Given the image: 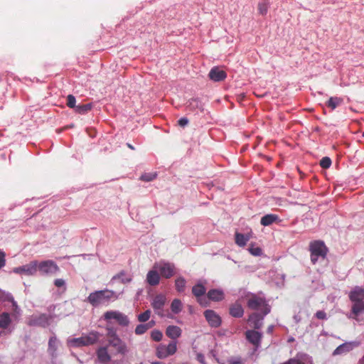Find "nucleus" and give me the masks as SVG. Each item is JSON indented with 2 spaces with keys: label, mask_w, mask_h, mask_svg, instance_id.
I'll use <instances>...</instances> for the list:
<instances>
[{
  "label": "nucleus",
  "mask_w": 364,
  "mask_h": 364,
  "mask_svg": "<svg viewBox=\"0 0 364 364\" xmlns=\"http://www.w3.org/2000/svg\"><path fill=\"white\" fill-rule=\"evenodd\" d=\"M154 269L159 270L160 275L166 279H169L175 275L176 270L174 264L166 262L154 264Z\"/></svg>",
  "instance_id": "obj_7"
},
{
  "label": "nucleus",
  "mask_w": 364,
  "mask_h": 364,
  "mask_svg": "<svg viewBox=\"0 0 364 364\" xmlns=\"http://www.w3.org/2000/svg\"><path fill=\"white\" fill-rule=\"evenodd\" d=\"M316 317L320 320H325L327 318L326 314L323 311H318L316 313Z\"/></svg>",
  "instance_id": "obj_45"
},
{
  "label": "nucleus",
  "mask_w": 364,
  "mask_h": 364,
  "mask_svg": "<svg viewBox=\"0 0 364 364\" xmlns=\"http://www.w3.org/2000/svg\"><path fill=\"white\" fill-rule=\"evenodd\" d=\"M167 352L166 349V346L164 344H160L156 348V356L159 359H164L167 358Z\"/></svg>",
  "instance_id": "obj_29"
},
{
  "label": "nucleus",
  "mask_w": 364,
  "mask_h": 364,
  "mask_svg": "<svg viewBox=\"0 0 364 364\" xmlns=\"http://www.w3.org/2000/svg\"><path fill=\"white\" fill-rule=\"evenodd\" d=\"M188 119L186 117H182L178 121V124L182 127H186L188 124Z\"/></svg>",
  "instance_id": "obj_46"
},
{
  "label": "nucleus",
  "mask_w": 364,
  "mask_h": 364,
  "mask_svg": "<svg viewBox=\"0 0 364 364\" xmlns=\"http://www.w3.org/2000/svg\"><path fill=\"white\" fill-rule=\"evenodd\" d=\"M229 313L232 317L241 318L244 314V309L240 304L236 302L230 306Z\"/></svg>",
  "instance_id": "obj_18"
},
{
  "label": "nucleus",
  "mask_w": 364,
  "mask_h": 364,
  "mask_svg": "<svg viewBox=\"0 0 364 364\" xmlns=\"http://www.w3.org/2000/svg\"><path fill=\"white\" fill-rule=\"evenodd\" d=\"M182 303L181 301L178 299H175L172 301L171 304V309L173 313L178 314L182 310Z\"/></svg>",
  "instance_id": "obj_30"
},
{
  "label": "nucleus",
  "mask_w": 364,
  "mask_h": 364,
  "mask_svg": "<svg viewBox=\"0 0 364 364\" xmlns=\"http://www.w3.org/2000/svg\"><path fill=\"white\" fill-rule=\"evenodd\" d=\"M268 11L267 4L262 2L258 4V11L262 15H265Z\"/></svg>",
  "instance_id": "obj_42"
},
{
  "label": "nucleus",
  "mask_w": 364,
  "mask_h": 364,
  "mask_svg": "<svg viewBox=\"0 0 364 364\" xmlns=\"http://www.w3.org/2000/svg\"><path fill=\"white\" fill-rule=\"evenodd\" d=\"M117 296L114 291L109 289L95 291L90 294L87 297L88 302L93 306L99 305L109 301L112 299H117Z\"/></svg>",
  "instance_id": "obj_2"
},
{
  "label": "nucleus",
  "mask_w": 364,
  "mask_h": 364,
  "mask_svg": "<svg viewBox=\"0 0 364 364\" xmlns=\"http://www.w3.org/2000/svg\"><path fill=\"white\" fill-rule=\"evenodd\" d=\"M150 328V326L144 324L137 325L135 328V333L136 335H142L146 333Z\"/></svg>",
  "instance_id": "obj_35"
},
{
  "label": "nucleus",
  "mask_w": 364,
  "mask_h": 364,
  "mask_svg": "<svg viewBox=\"0 0 364 364\" xmlns=\"http://www.w3.org/2000/svg\"><path fill=\"white\" fill-rule=\"evenodd\" d=\"M331 165V160L329 157L325 156L320 161V166L323 168H328Z\"/></svg>",
  "instance_id": "obj_40"
},
{
  "label": "nucleus",
  "mask_w": 364,
  "mask_h": 364,
  "mask_svg": "<svg viewBox=\"0 0 364 364\" xmlns=\"http://www.w3.org/2000/svg\"><path fill=\"white\" fill-rule=\"evenodd\" d=\"M145 325L150 326V328H152L155 325V322L154 321H149L147 323H145Z\"/></svg>",
  "instance_id": "obj_52"
},
{
  "label": "nucleus",
  "mask_w": 364,
  "mask_h": 364,
  "mask_svg": "<svg viewBox=\"0 0 364 364\" xmlns=\"http://www.w3.org/2000/svg\"><path fill=\"white\" fill-rule=\"evenodd\" d=\"M281 364H289V359L287 361H286L283 363H281Z\"/></svg>",
  "instance_id": "obj_55"
},
{
  "label": "nucleus",
  "mask_w": 364,
  "mask_h": 364,
  "mask_svg": "<svg viewBox=\"0 0 364 364\" xmlns=\"http://www.w3.org/2000/svg\"><path fill=\"white\" fill-rule=\"evenodd\" d=\"M54 284L57 287H61L65 285V281L62 279H57L55 280Z\"/></svg>",
  "instance_id": "obj_48"
},
{
  "label": "nucleus",
  "mask_w": 364,
  "mask_h": 364,
  "mask_svg": "<svg viewBox=\"0 0 364 364\" xmlns=\"http://www.w3.org/2000/svg\"><path fill=\"white\" fill-rule=\"evenodd\" d=\"M349 299L353 303L351 311L348 316L349 318H353L360 322V314L364 311V289L360 287H355L349 293Z\"/></svg>",
  "instance_id": "obj_1"
},
{
  "label": "nucleus",
  "mask_w": 364,
  "mask_h": 364,
  "mask_svg": "<svg viewBox=\"0 0 364 364\" xmlns=\"http://www.w3.org/2000/svg\"><path fill=\"white\" fill-rule=\"evenodd\" d=\"M182 333L180 327L174 325L168 326L166 329V335L172 340L178 338Z\"/></svg>",
  "instance_id": "obj_16"
},
{
  "label": "nucleus",
  "mask_w": 364,
  "mask_h": 364,
  "mask_svg": "<svg viewBox=\"0 0 364 364\" xmlns=\"http://www.w3.org/2000/svg\"><path fill=\"white\" fill-rule=\"evenodd\" d=\"M151 338L153 341L159 342L163 338V333L159 330H154L151 333Z\"/></svg>",
  "instance_id": "obj_37"
},
{
  "label": "nucleus",
  "mask_w": 364,
  "mask_h": 364,
  "mask_svg": "<svg viewBox=\"0 0 364 364\" xmlns=\"http://www.w3.org/2000/svg\"><path fill=\"white\" fill-rule=\"evenodd\" d=\"M280 220L279 216L275 214H267L264 215L260 220V223L263 226H269L274 223H278Z\"/></svg>",
  "instance_id": "obj_19"
},
{
  "label": "nucleus",
  "mask_w": 364,
  "mask_h": 364,
  "mask_svg": "<svg viewBox=\"0 0 364 364\" xmlns=\"http://www.w3.org/2000/svg\"><path fill=\"white\" fill-rule=\"evenodd\" d=\"M75 97L72 95H69L68 97H67V106L69 107L70 108H75L76 107L75 106Z\"/></svg>",
  "instance_id": "obj_41"
},
{
  "label": "nucleus",
  "mask_w": 364,
  "mask_h": 364,
  "mask_svg": "<svg viewBox=\"0 0 364 364\" xmlns=\"http://www.w3.org/2000/svg\"><path fill=\"white\" fill-rule=\"evenodd\" d=\"M247 306L253 310L262 309L264 316L270 312V308L266 303L265 299L255 294L248 299Z\"/></svg>",
  "instance_id": "obj_6"
},
{
  "label": "nucleus",
  "mask_w": 364,
  "mask_h": 364,
  "mask_svg": "<svg viewBox=\"0 0 364 364\" xmlns=\"http://www.w3.org/2000/svg\"><path fill=\"white\" fill-rule=\"evenodd\" d=\"M363 136L364 137V132L362 134Z\"/></svg>",
  "instance_id": "obj_56"
},
{
  "label": "nucleus",
  "mask_w": 364,
  "mask_h": 364,
  "mask_svg": "<svg viewBox=\"0 0 364 364\" xmlns=\"http://www.w3.org/2000/svg\"><path fill=\"white\" fill-rule=\"evenodd\" d=\"M203 314L208 324L211 327L218 328L221 325L222 320L220 316L213 310H205Z\"/></svg>",
  "instance_id": "obj_12"
},
{
  "label": "nucleus",
  "mask_w": 364,
  "mask_h": 364,
  "mask_svg": "<svg viewBox=\"0 0 364 364\" xmlns=\"http://www.w3.org/2000/svg\"><path fill=\"white\" fill-rule=\"evenodd\" d=\"M241 363H242L241 358H237L235 359V360L232 362L230 364H241Z\"/></svg>",
  "instance_id": "obj_50"
},
{
  "label": "nucleus",
  "mask_w": 364,
  "mask_h": 364,
  "mask_svg": "<svg viewBox=\"0 0 364 364\" xmlns=\"http://www.w3.org/2000/svg\"><path fill=\"white\" fill-rule=\"evenodd\" d=\"M6 254L2 250H0V269L6 264Z\"/></svg>",
  "instance_id": "obj_44"
},
{
  "label": "nucleus",
  "mask_w": 364,
  "mask_h": 364,
  "mask_svg": "<svg viewBox=\"0 0 364 364\" xmlns=\"http://www.w3.org/2000/svg\"><path fill=\"white\" fill-rule=\"evenodd\" d=\"M146 282L151 286H156L160 282V274L157 269H154L149 271L146 275Z\"/></svg>",
  "instance_id": "obj_17"
},
{
  "label": "nucleus",
  "mask_w": 364,
  "mask_h": 364,
  "mask_svg": "<svg viewBox=\"0 0 364 364\" xmlns=\"http://www.w3.org/2000/svg\"><path fill=\"white\" fill-rule=\"evenodd\" d=\"M209 78L214 82H221L227 77V73L219 67H213L208 73Z\"/></svg>",
  "instance_id": "obj_13"
},
{
  "label": "nucleus",
  "mask_w": 364,
  "mask_h": 364,
  "mask_svg": "<svg viewBox=\"0 0 364 364\" xmlns=\"http://www.w3.org/2000/svg\"><path fill=\"white\" fill-rule=\"evenodd\" d=\"M38 270L42 274H53L59 271V267L52 260H46L41 262H38Z\"/></svg>",
  "instance_id": "obj_10"
},
{
  "label": "nucleus",
  "mask_w": 364,
  "mask_h": 364,
  "mask_svg": "<svg viewBox=\"0 0 364 364\" xmlns=\"http://www.w3.org/2000/svg\"><path fill=\"white\" fill-rule=\"evenodd\" d=\"M166 349L167 352V356L174 355L177 351V344L176 341L170 342L168 346H166Z\"/></svg>",
  "instance_id": "obj_34"
},
{
  "label": "nucleus",
  "mask_w": 364,
  "mask_h": 364,
  "mask_svg": "<svg viewBox=\"0 0 364 364\" xmlns=\"http://www.w3.org/2000/svg\"><path fill=\"white\" fill-rule=\"evenodd\" d=\"M166 301V298L164 295L158 294L154 298L153 301L151 303V306L154 308V309L156 311V313L161 316H162L163 314H161L159 311L162 310Z\"/></svg>",
  "instance_id": "obj_15"
},
{
  "label": "nucleus",
  "mask_w": 364,
  "mask_h": 364,
  "mask_svg": "<svg viewBox=\"0 0 364 364\" xmlns=\"http://www.w3.org/2000/svg\"><path fill=\"white\" fill-rule=\"evenodd\" d=\"M166 349L167 352V356L174 355L177 351V344L176 341L170 342L168 346H166Z\"/></svg>",
  "instance_id": "obj_33"
},
{
  "label": "nucleus",
  "mask_w": 364,
  "mask_h": 364,
  "mask_svg": "<svg viewBox=\"0 0 364 364\" xmlns=\"http://www.w3.org/2000/svg\"><path fill=\"white\" fill-rule=\"evenodd\" d=\"M11 323L10 314L7 312H4L0 314V328H7Z\"/></svg>",
  "instance_id": "obj_26"
},
{
  "label": "nucleus",
  "mask_w": 364,
  "mask_h": 364,
  "mask_svg": "<svg viewBox=\"0 0 364 364\" xmlns=\"http://www.w3.org/2000/svg\"><path fill=\"white\" fill-rule=\"evenodd\" d=\"M208 298L214 301H219L224 299V294L219 289H211L208 292Z\"/></svg>",
  "instance_id": "obj_23"
},
{
  "label": "nucleus",
  "mask_w": 364,
  "mask_h": 364,
  "mask_svg": "<svg viewBox=\"0 0 364 364\" xmlns=\"http://www.w3.org/2000/svg\"><path fill=\"white\" fill-rule=\"evenodd\" d=\"M289 364H306V363L299 359L293 358L289 359Z\"/></svg>",
  "instance_id": "obj_49"
},
{
  "label": "nucleus",
  "mask_w": 364,
  "mask_h": 364,
  "mask_svg": "<svg viewBox=\"0 0 364 364\" xmlns=\"http://www.w3.org/2000/svg\"><path fill=\"white\" fill-rule=\"evenodd\" d=\"M104 318L107 321H110L112 319H114L117 323L122 326H127L129 323L128 317L117 311H108L104 314Z\"/></svg>",
  "instance_id": "obj_8"
},
{
  "label": "nucleus",
  "mask_w": 364,
  "mask_h": 364,
  "mask_svg": "<svg viewBox=\"0 0 364 364\" xmlns=\"http://www.w3.org/2000/svg\"><path fill=\"white\" fill-rule=\"evenodd\" d=\"M192 293L196 297H197L198 301L200 304H203V299L201 298V296H203L205 293V287L200 284H198L193 287Z\"/></svg>",
  "instance_id": "obj_20"
},
{
  "label": "nucleus",
  "mask_w": 364,
  "mask_h": 364,
  "mask_svg": "<svg viewBox=\"0 0 364 364\" xmlns=\"http://www.w3.org/2000/svg\"><path fill=\"white\" fill-rule=\"evenodd\" d=\"M235 236V243L240 247H245L250 239V235L249 234L244 235L242 233L236 232Z\"/></svg>",
  "instance_id": "obj_24"
},
{
  "label": "nucleus",
  "mask_w": 364,
  "mask_h": 364,
  "mask_svg": "<svg viewBox=\"0 0 364 364\" xmlns=\"http://www.w3.org/2000/svg\"><path fill=\"white\" fill-rule=\"evenodd\" d=\"M186 279L183 277H180L177 278L175 281L176 289L178 292H183L186 287Z\"/></svg>",
  "instance_id": "obj_32"
},
{
  "label": "nucleus",
  "mask_w": 364,
  "mask_h": 364,
  "mask_svg": "<svg viewBox=\"0 0 364 364\" xmlns=\"http://www.w3.org/2000/svg\"><path fill=\"white\" fill-rule=\"evenodd\" d=\"M343 102V100L338 97H331L326 102V105L328 107L331 109H336L337 107L341 105Z\"/></svg>",
  "instance_id": "obj_27"
},
{
  "label": "nucleus",
  "mask_w": 364,
  "mask_h": 364,
  "mask_svg": "<svg viewBox=\"0 0 364 364\" xmlns=\"http://www.w3.org/2000/svg\"><path fill=\"white\" fill-rule=\"evenodd\" d=\"M311 261L316 264L319 258L324 259L327 255L328 248L323 241L315 240L310 243Z\"/></svg>",
  "instance_id": "obj_4"
},
{
  "label": "nucleus",
  "mask_w": 364,
  "mask_h": 364,
  "mask_svg": "<svg viewBox=\"0 0 364 364\" xmlns=\"http://www.w3.org/2000/svg\"><path fill=\"white\" fill-rule=\"evenodd\" d=\"M353 348V343H345L338 346L333 352V355H341L350 352Z\"/></svg>",
  "instance_id": "obj_21"
},
{
  "label": "nucleus",
  "mask_w": 364,
  "mask_h": 364,
  "mask_svg": "<svg viewBox=\"0 0 364 364\" xmlns=\"http://www.w3.org/2000/svg\"><path fill=\"white\" fill-rule=\"evenodd\" d=\"M150 316H151V311L146 310L138 316V321L139 322H142V323L146 322L149 319Z\"/></svg>",
  "instance_id": "obj_39"
},
{
  "label": "nucleus",
  "mask_w": 364,
  "mask_h": 364,
  "mask_svg": "<svg viewBox=\"0 0 364 364\" xmlns=\"http://www.w3.org/2000/svg\"><path fill=\"white\" fill-rule=\"evenodd\" d=\"M9 299H11V302L12 304L13 311L15 313H18V307L16 302L14 301V297L13 296H9Z\"/></svg>",
  "instance_id": "obj_47"
},
{
  "label": "nucleus",
  "mask_w": 364,
  "mask_h": 364,
  "mask_svg": "<svg viewBox=\"0 0 364 364\" xmlns=\"http://www.w3.org/2000/svg\"><path fill=\"white\" fill-rule=\"evenodd\" d=\"M187 107L189 110L193 111L197 109H203L201 102L198 99H191L188 101Z\"/></svg>",
  "instance_id": "obj_28"
},
{
  "label": "nucleus",
  "mask_w": 364,
  "mask_h": 364,
  "mask_svg": "<svg viewBox=\"0 0 364 364\" xmlns=\"http://www.w3.org/2000/svg\"><path fill=\"white\" fill-rule=\"evenodd\" d=\"M9 296H12V295H11V294H6V296H5L4 300H6V301H11V299H9Z\"/></svg>",
  "instance_id": "obj_53"
},
{
  "label": "nucleus",
  "mask_w": 364,
  "mask_h": 364,
  "mask_svg": "<svg viewBox=\"0 0 364 364\" xmlns=\"http://www.w3.org/2000/svg\"><path fill=\"white\" fill-rule=\"evenodd\" d=\"M249 252H250L251 255H252L254 256H260L262 253V250L260 247H254L252 246H251L249 248Z\"/></svg>",
  "instance_id": "obj_43"
},
{
  "label": "nucleus",
  "mask_w": 364,
  "mask_h": 364,
  "mask_svg": "<svg viewBox=\"0 0 364 364\" xmlns=\"http://www.w3.org/2000/svg\"><path fill=\"white\" fill-rule=\"evenodd\" d=\"M100 336V335L98 332L91 331L87 335L68 339V344L75 348L91 346L97 343Z\"/></svg>",
  "instance_id": "obj_3"
},
{
  "label": "nucleus",
  "mask_w": 364,
  "mask_h": 364,
  "mask_svg": "<svg viewBox=\"0 0 364 364\" xmlns=\"http://www.w3.org/2000/svg\"><path fill=\"white\" fill-rule=\"evenodd\" d=\"M38 271V261L33 260L30 263L21 267H15L13 272L16 274H25L27 276L34 275Z\"/></svg>",
  "instance_id": "obj_11"
},
{
  "label": "nucleus",
  "mask_w": 364,
  "mask_h": 364,
  "mask_svg": "<svg viewBox=\"0 0 364 364\" xmlns=\"http://www.w3.org/2000/svg\"><path fill=\"white\" fill-rule=\"evenodd\" d=\"M92 107V105L90 103L85 105H80L76 106L75 111L78 114H85L90 111Z\"/></svg>",
  "instance_id": "obj_31"
},
{
  "label": "nucleus",
  "mask_w": 364,
  "mask_h": 364,
  "mask_svg": "<svg viewBox=\"0 0 364 364\" xmlns=\"http://www.w3.org/2000/svg\"><path fill=\"white\" fill-rule=\"evenodd\" d=\"M107 336L109 337L108 346L114 348L117 353L126 355L128 353L127 344L116 335L115 332L110 331Z\"/></svg>",
  "instance_id": "obj_5"
},
{
  "label": "nucleus",
  "mask_w": 364,
  "mask_h": 364,
  "mask_svg": "<svg viewBox=\"0 0 364 364\" xmlns=\"http://www.w3.org/2000/svg\"><path fill=\"white\" fill-rule=\"evenodd\" d=\"M51 316L46 314L38 315H33L28 321V324L31 326H41L46 328L50 325Z\"/></svg>",
  "instance_id": "obj_9"
},
{
  "label": "nucleus",
  "mask_w": 364,
  "mask_h": 364,
  "mask_svg": "<svg viewBox=\"0 0 364 364\" xmlns=\"http://www.w3.org/2000/svg\"><path fill=\"white\" fill-rule=\"evenodd\" d=\"M198 360L200 362V363H203V360H204V357L203 355H198Z\"/></svg>",
  "instance_id": "obj_51"
},
{
  "label": "nucleus",
  "mask_w": 364,
  "mask_h": 364,
  "mask_svg": "<svg viewBox=\"0 0 364 364\" xmlns=\"http://www.w3.org/2000/svg\"><path fill=\"white\" fill-rule=\"evenodd\" d=\"M156 177V173H146L141 176L140 179L144 181H151L155 179Z\"/></svg>",
  "instance_id": "obj_38"
},
{
  "label": "nucleus",
  "mask_w": 364,
  "mask_h": 364,
  "mask_svg": "<svg viewBox=\"0 0 364 364\" xmlns=\"http://www.w3.org/2000/svg\"><path fill=\"white\" fill-rule=\"evenodd\" d=\"M247 340L253 344L255 347H258L261 343L262 334L254 330H248L245 333Z\"/></svg>",
  "instance_id": "obj_14"
},
{
  "label": "nucleus",
  "mask_w": 364,
  "mask_h": 364,
  "mask_svg": "<svg viewBox=\"0 0 364 364\" xmlns=\"http://www.w3.org/2000/svg\"><path fill=\"white\" fill-rule=\"evenodd\" d=\"M263 316L258 313H253L249 317V321L251 322L255 329L261 328L262 326Z\"/></svg>",
  "instance_id": "obj_22"
},
{
  "label": "nucleus",
  "mask_w": 364,
  "mask_h": 364,
  "mask_svg": "<svg viewBox=\"0 0 364 364\" xmlns=\"http://www.w3.org/2000/svg\"><path fill=\"white\" fill-rule=\"evenodd\" d=\"M58 348V339L55 336H52L48 341V350L52 357L56 356V350Z\"/></svg>",
  "instance_id": "obj_25"
},
{
  "label": "nucleus",
  "mask_w": 364,
  "mask_h": 364,
  "mask_svg": "<svg viewBox=\"0 0 364 364\" xmlns=\"http://www.w3.org/2000/svg\"><path fill=\"white\" fill-rule=\"evenodd\" d=\"M127 146L129 149H132V150H134V147L131 144H129V143H127Z\"/></svg>",
  "instance_id": "obj_54"
},
{
  "label": "nucleus",
  "mask_w": 364,
  "mask_h": 364,
  "mask_svg": "<svg viewBox=\"0 0 364 364\" xmlns=\"http://www.w3.org/2000/svg\"><path fill=\"white\" fill-rule=\"evenodd\" d=\"M112 279H121L123 283H127L131 281V278L126 276V273L124 271L120 272L119 274L114 275Z\"/></svg>",
  "instance_id": "obj_36"
}]
</instances>
